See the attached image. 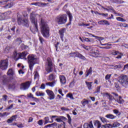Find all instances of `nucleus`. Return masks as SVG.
Wrapping results in <instances>:
<instances>
[{
	"mask_svg": "<svg viewBox=\"0 0 128 128\" xmlns=\"http://www.w3.org/2000/svg\"><path fill=\"white\" fill-rule=\"evenodd\" d=\"M40 26L42 36L45 38H48L50 36V29L48 22L42 18L40 22Z\"/></svg>",
	"mask_w": 128,
	"mask_h": 128,
	"instance_id": "obj_1",
	"label": "nucleus"
},
{
	"mask_svg": "<svg viewBox=\"0 0 128 128\" xmlns=\"http://www.w3.org/2000/svg\"><path fill=\"white\" fill-rule=\"evenodd\" d=\"M30 20L34 24L33 26L30 28V30L33 34H36L38 31V26L37 20L36 18V14L32 13L30 14Z\"/></svg>",
	"mask_w": 128,
	"mask_h": 128,
	"instance_id": "obj_2",
	"label": "nucleus"
},
{
	"mask_svg": "<svg viewBox=\"0 0 128 128\" xmlns=\"http://www.w3.org/2000/svg\"><path fill=\"white\" fill-rule=\"evenodd\" d=\"M118 81L122 86L128 88V76H127L121 74L118 78Z\"/></svg>",
	"mask_w": 128,
	"mask_h": 128,
	"instance_id": "obj_3",
	"label": "nucleus"
},
{
	"mask_svg": "<svg viewBox=\"0 0 128 128\" xmlns=\"http://www.w3.org/2000/svg\"><path fill=\"white\" fill-rule=\"evenodd\" d=\"M66 14H60L57 16L55 18V22L60 25L64 24L67 22Z\"/></svg>",
	"mask_w": 128,
	"mask_h": 128,
	"instance_id": "obj_4",
	"label": "nucleus"
},
{
	"mask_svg": "<svg viewBox=\"0 0 128 128\" xmlns=\"http://www.w3.org/2000/svg\"><path fill=\"white\" fill-rule=\"evenodd\" d=\"M28 59L30 70H32L34 65L36 64L38 60L36 57L32 54L28 56Z\"/></svg>",
	"mask_w": 128,
	"mask_h": 128,
	"instance_id": "obj_5",
	"label": "nucleus"
},
{
	"mask_svg": "<svg viewBox=\"0 0 128 128\" xmlns=\"http://www.w3.org/2000/svg\"><path fill=\"white\" fill-rule=\"evenodd\" d=\"M82 46L86 50H90V52L91 54H92V56H95V58H97L98 56H100L99 52H96V51H97L98 52H99L97 48L96 47H90V46H86V45H82Z\"/></svg>",
	"mask_w": 128,
	"mask_h": 128,
	"instance_id": "obj_6",
	"label": "nucleus"
},
{
	"mask_svg": "<svg viewBox=\"0 0 128 128\" xmlns=\"http://www.w3.org/2000/svg\"><path fill=\"white\" fill-rule=\"evenodd\" d=\"M53 64L52 60L50 58H47V66H46V71L48 73L51 72L53 70Z\"/></svg>",
	"mask_w": 128,
	"mask_h": 128,
	"instance_id": "obj_7",
	"label": "nucleus"
},
{
	"mask_svg": "<svg viewBox=\"0 0 128 128\" xmlns=\"http://www.w3.org/2000/svg\"><path fill=\"white\" fill-rule=\"evenodd\" d=\"M8 66V60H2L0 62V68L2 70H6Z\"/></svg>",
	"mask_w": 128,
	"mask_h": 128,
	"instance_id": "obj_8",
	"label": "nucleus"
},
{
	"mask_svg": "<svg viewBox=\"0 0 128 128\" xmlns=\"http://www.w3.org/2000/svg\"><path fill=\"white\" fill-rule=\"evenodd\" d=\"M18 24H24L26 26H29V22L28 19H24L20 16L18 17Z\"/></svg>",
	"mask_w": 128,
	"mask_h": 128,
	"instance_id": "obj_9",
	"label": "nucleus"
},
{
	"mask_svg": "<svg viewBox=\"0 0 128 128\" xmlns=\"http://www.w3.org/2000/svg\"><path fill=\"white\" fill-rule=\"evenodd\" d=\"M68 55H70V56L72 58H81L83 60H86L85 57L79 52H71L68 54Z\"/></svg>",
	"mask_w": 128,
	"mask_h": 128,
	"instance_id": "obj_10",
	"label": "nucleus"
},
{
	"mask_svg": "<svg viewBox=\"0 0 128 128\" xmlns=\"http://www.w3.org/2000/svg\"><path fill=\"white\" fill-rule=\"evenodd\" d=\"M7 2H8V4H6ZM5 4H6V6H4V8H10L13 6L12 2L10 1V0L0 2V5Z\"/></svg>",
	"mask_w": 128,
	"mask_h": 128,
	"instance_id": "obj_11",
	"label": "nucleus"
},
{
	"mask_svg": "<svg viewBox=\"0 0 128 128\" xmlns=\"http://www.w3.org/2000/svg\"><path fill=\"white\" fill-rule=\"evenodd\" d=\"M112 94H114L115 96L116 99V102H117L120 104H122L124 103V101L122 98V96H119V97H118V94H116V93L114 92H112Z\"/></svg>",
	"mask_w": 128,
	"mask_h": 128,
	"instance_id": "obj_12",
	"label": "nucleus"
},
{
	"mask_svg": "<svg viewBox=\"0 0 128 128\" xmlns=\"http://www.w3.org/2000/svg\"><path fill=\"white\" fill-rule=\"evenodd\" d=\"M46 93H47L50 100H52L55 98V94L53 91L50 90H46Z\"/></svg>",
	"mask_w": 128,
	"mask_h": 128,
	"instance_id": "obj_13",
	"label": "nucleus"
},
{
	"mask_svg": "<svg viewBox=\"0 0 128 128\" xmlns=\"http://www.w3.org/2000/svg\"><path fill=\"white\" fill-rule=\"evenodd\" d=\"M30 86V83L29 82H26L20 85V88L21 90H26L28 89Z\"/></svg>",
	"mask_w": 128,
	"mask_h": 128,
	"instance_id": "obj_14",
	"label": "nucleus"
},
{
	"mask_svg": "<svg viewBox=\"0 0 128 128\" xmlns=\"http://www.w3.org/2000/svg\"><path fill=\"white\" fill-rule=\"evenodd\" d=\"M11 12L8 11L4 14L0 12V20H3L6 18L8 17V16L10 15Z\"/></svg>",
	"mask_w": 128,
	"mask_h": 128,
	"instance_id": "obj_15",
	"label": "nucleus"
},
{
	"mask_svg": "<svg viewBox=\"0 0 128 128\" xmlns=\"http://www.w3.org/2000/svg\"><path fill=\"white\" fill-rule=\"evenodd\" d=\"M103 96L104 97H106L111 102H112L113 100L116 101V97L114 98L112 95H110V94H108V93H104Z\"/></svg>",
	"mask_w": 128,
	"mask_h": 128,
	"instance_id": "obj_16",
	"label": "nucleus"
},
{
	"mask_svg": "<svg viewBox=\"0 0 128 128\" xmlns=\"http://www.w3.org/2000/svg\"><path fill=\"white\" fill-rule=\"evenodd\" d=\"M66 120V118L64 116H58L57 118L56 119V121L58 122H63V120Z\"/></svg>",
	"mask_w": 128,
	"mask_h": 128,
	"instance_id": "obj_17",
	"label": "nucleus"
},
{
	"mask_svg": "<svg viewBox=\"0 0 128 128\" xmlns=\"http://www.w3.org/2000/svg\"><path fill=\"white\" fill-rule=\"evenodd\" d=\"M59 78H60V84H63V85L65 84L66 82L65 76H60Z\"/></svg>",
	"mask_w": 128,
	"mask_h": 128,
	"instance_id": "obj_18",
	"label": "nucleus"
},
{
	"mask_svg": "<svg viewBox=\"0 0 128 128\" xmlns=\"http://www.w3.org/2000/svg\"><path fill=\"white\" fill-rule=\"evenodd\" d=\"M98 24L100 25H106L109 26L110 24L106 20H101L98 22Z\"/></svg>",
	"mask_w": 128,
	"mask_h": 128,
	"instance_id": "obj_19",
	"label": "nucleus"
},
{
	"mask_svg": "<svg viewBox=\"0 0 128 128\" xmlns=\"http://www.w3.org/2000/svg\"><path fill=\"white\" fill-rule=\"evenodd\" d=\"M13 58L15 60L18 61L20 58V53H18L16 52H14Z\"/></svg>",
	"mask_w": 128,
	"mask_h": 128,
	"instance_id": "obj_20",
	"label": "nucleus"
},
{
	"mask_svg": "<svg viewBox=\"0 0 128 128\" xmlns=\"http://www.w3.org/2000/svg\"><path fill=\"white\" fill-rule=\"evenodd\" d=\"M56 80H54L52 82H48L46 83V86L51 88H54L56 84Z\"/></svg>",
	"mask_w": 128,
	"mask_h": 128,
	"instance_id": "obj_21",
	"label": "nucleus"
},
{
	"mask_svg": "<svg viewBox=\"0 0 128 128\" xmlns=\"http://www.w3.org/2000/svg\"><path fill=\"white\" fill-rule=\"evenodd\" d=\"M105 117L108 119L114 120L115 118H116V116H114V115H113L112 114H106Z\"/></svg>",
	"mask_w": 128,
	"mask_h": 128,
	"instance_id": "obj_22",
	"label": "nucleus"
},
{
	"mask_svg": "<svg viewBox=\"0 0 128 128\" xmlns=\"http://www.w3.org/2000/svg\"><path fill=\"white\" fill-rule=\"evenodd\" d=\"M66 14L68 16H69V20H70V22H69L68 24V25H70L72 24L71 22L72 20L73 17H72V14L70 13V12L68 11L66 12Z\"/></svg>",
	"mask_w": 128,
	"mask_h": 128,
	"instance_id": "obj_23",
	"label": "nucleus"
},
{
	"mask_svg": "<svg viewBox=\"0 0 128 128\" xmlns=\"http://www.w3.org/2000/svg\"><path fill=\"white\" fill-rule=\"evenodd\" d=\"M36 95L38 96H44L46 94L43 92L38 91L36 92Z\"/></svg>",
	"mask_w": 128,
	"mask_h": 128,
	"instance_id": "obj_24",
	"label": "nucleus"
},
{
	"mask_svg": "<svg viewBox=\"0 0 128 128\" xmlns=\"http://www.w3.org/2000/svg\"><path fill=\"white\" fill-rule=\"evenodd\" d=\"M84 128H94L92 122L90 124H85L84 126Z\"/></svg>",
	"mask_w": 128,
	"mask_h": 128,
	"instance_id": "obj_25",
	"label": "nucleus"
},
{
	"mask_svg": "<svg viewBox=\"0 0 128 128\" xmlns=\"http://www.w3.org/2000/svg\"><path fill=\"white\" fill-rule=\"evenodd\" d=\"M28 52H24L22 53H20V58H25Z\"/></svg>",
	"mask_w": 128,
	"mask_h": 128,
	"instance_id": "obj_26",
	"label": "nucleus"
},
{
	"mask_svg": "<svg viewBox=\"0 0 128 128\" xmlns=\"http://www.w3.org/2000/svg\"><path fill=\"white\" fill-rule=\"evenodd\" d=\"M59 32L60 36V39L62 41H64V29L60 30Z\"/></svg>",
	"mask_w": 128,
	"mask_h": 128,
	"instance_id": "obj_27",
	"label": "nucleus"
},
{
	"mask_svg": "<svg viewBox=\"0 0 128 128\" xmlns=\"http://www.w3.org/2000/svg\"><path fill=\"white\" fill-rule=\"evenodd\" d=\"M92 72V67H90L89 70H87L86 72V77H88L89 75H91Z\"/></svg>",
	"mask_w": 128,
	"mask_h": 128,
	"instance_id": "obj_28",
	"label": "nucleus"
},
{
	"mask_svg": "<svg viewBox=\"0 0 128 128\" xmlns=\"http://www.w3.org/2000/svg\"><path fill=\"white\" fill-rule=\"evenodd\" d=\"M84 34H85V35L86 36L93 37V38H98V36H94V34H90V33H89L88 32H85Z\"/></svg>",
	"mask_w": 128,
	"mask_h": 128,
	"instance_id": "obj_29",
	"label": "nucleus"
},
{
	"mask_svg": "<svg viewBox=\"0 0 128 128\" xmlns=\"http://www.w3.org/2000/svg\"><path fill=\"white\" fill-rule=\"evenodd\" d=\"M49 120H50L49 117H48V116L45 117V118H44V124H47L48 123H52L54 122L53 119H52L51 122H50Z\"/></svg>",
	"mask_w": 128,
	"mask_h": 128,
	"instance_id": "obj_30",
	"label": "nucleus"
},
{
	"mask_svg": "<svg viewBox=\"0 0 128 128\" xmlns=\"http://www.w3.org/2000/svg\"><path fill=\"white\" fill-rule=\"evenodd\" d=\"M14 74V70H12V68L10 69H9L8 70V73H7V74L9 76H12Z\"/></svg>",
	"mask_w": 128,
	"mask_h": 128,
	"instance_id": "obj_31",
	"label": "nucleus"
},
{
	"mask_svg": "<svg viewBox=\"0 0 128 128\" xmlns=\"http://www.w3.org/2000/svg\"><path fill=\"white\" fill-rule=\"evenodd\" d=\"M94 126H96L97 128H100L101 127L102 124L100 121H98V120H96L95 122V123H94Z\"/></svg>",
	"mask_w": 128,
	"mask_h": 128,
	"instance_id": "obj_32",
	"label": "nucleus"
},
{
	"mask_svg": "<svg viewBox=\"0 0 128 128\" xmlns=\"http://www.w3.org/2000/svg\"><path fill=\"white\" fill-rule=\"evenodd\" d=\"M86 84L89 90H92V82H86Z\"/></svg>",
	"mask_w": 128,
	"mask_h": 128,
	"instance_id": "obj_33",
	"label": "nucleus"
},
{
	"mask_svg": "<svg viewBox=\"0 0 128 128\" xmlns=\"http://www.w3.org/2000/svg\"><path fill=\"white\" fill-rule=\"evenodd\" d=\"M48 4H46V3H44V2H37V6H46V5Z\"/></svg>",
	"mask_w": 128,
	"mask_h": 128,
	"instance_id": "obj_34",
	"label": "nucleus"
},
{
	"mask_svg": "<svg viewBox=\"0 0 128 128\" xmlns=\"http://www.w3.org/2000/svg\"><path fill=\"white\" fill-rule=\"evenodd\" d=\"M56 78V76H55L53 74H50L49 76V80H55Z\"/></svg>",
	"mask_w": 128,
	"mask_h": 128,
	"instance_id": "obj_35",
	"label": "nucleus"
},
{
	"mask_svg": "<svg viewBox=\"0 0 128 128\" xmlns=\"http://www.w3.org/2000/svg\"><path fill=\"white\" fill-rule=\"evenodd\" d=\"M116 20L118 21V22H125L126 21V19L121 18V17H116Z\"/></svg>",
	"mask_w": 128,
	"mask_h": 128,
	"instance_id": "obj_36",
	"label": "nucleus"
},
{
	"mask_svg": "<svg viewBox=\"0 0 128 128\" xmlns=\"http://www.w3.org/2000/svg\"><path fill=\"white\" fill-rule=\"evenodd\" d=\"M8 115H10V112H4L2 114L0 112V117H4V116H7Z\"/></svg>",
	"mask_w": 128,
	"mask_h": 128,
	"instance_id": "obj_37",
	"label": "nucleus"
},
{
	"mask_svg": "<svg viewBox=\"0 0 128 128\" xmlns=\"http://www.w3.org/2000/svg\"><path fill=\"white\" fill-rule=\"evenodd\" d=\"M82 104L84 106L86 104H88L89 102L88 100H86L84 99L82 102H81Z\"/></svg>",
	"mask_w": 128,
	"mask_h": 128,
	"instance_id": "obj_38",
	"label": "nucleus"
},
{
	"mask_svg": "<svg viewBox=\"0 0 128 128\" xmlns=\"http://www.w3.org/2000/svg\"><path fill=\"white\" fill-rule=\"evenodd\" d=\"M28 98H32L34 100H36H36H38V98H36L34 97V95H33L32 94H28Z\"/></svg>",
	"mask_w": 128,
	"mask_h": 128,
	"instance_id": "obj_39",
	"label": "nucleus"
},
{
	"mask_svg": "<svg viewBox=\"0 0 128 128\" xmlns=\"http://www.w3.org/2000/svg\"><path fill=\"white\" fill-rule=\"evenodd\" d=\"M64 124H58L56 128H62L65 127L64 122H63Z\"/></svg>",
	"mask_w": 128,
	"mask_h": 128,
	"instance_id": "obj_40",
	"label": "nucleus"
},
{
	"mask_svg": "<svg viewBox=\"0 0 128 128\" xmlns=\"http://www.w3.org/2000/svg\"><path fill=\"white\" fill-rule=\"evenodd\" d=\"M96 39H98L97 41H98L100 42V43H102L100 40H104V38L103 37L98 36V38H96Z\"/></svg>",
	"mask_w": 128,
	"mask_h": 128,
	"instance_id": "obj_41",
	"label": "nucleus"
},
{
	"mask_svg": "<svg viewBox=\"0 0 128 128\" xmlns=\"http://www.w3.org/2000/svg\"><path fill=\"white\" fill-rule=\"evenodd\" d=\"M116 55H118V56L116 58H122V56H124L123 54L120 52H119V54H117Z\"/></svg>",
	"mask_w": 128,
	"mask_h": 128,
	"instance_id": "obj_42",
	"label": "nucleus"
},
{
	"mask_svg": "<svg viewBox=\"0 0 128 128\" xmlns=\"http://www.w3.org/2000/svg\"><path fill=\"white\" fill-rule=\"evenodd\" d=\"M112 126L114 128H116V127L120 126V124L117 122H115L112 124Z\"/></svg>",
	"mask_w": 128,
	"mask_h": 128,
	"instance_id": "obj_43",
	"label": "nucleus"
},
{
	"mask_svg": "<svg viewBox=\"0 0 128 128\" xmlns=\"http://www.w3.org/2000/svg\"><path fill=\"white\" fill-rule=\"evenodd\" d=\"M66 97L67 98H70L72 100H74V98L73 97V95L71 93H69L68 94H67Z\"/></svg>",
	"mask_w": 128,
	"mask_h": 128,
	"instance_id": "obj_44",
	"label": "nucleus"
},
{
	"mask_svg": "<svg viewBox=\"0 0 128 128\" xmlns=\"http://www.w3.org/2000/svg\"><path fill=\"white\" fill-rule=\"evenodd\" d=\"M8 98V96L7 95H3L2 98V100L3 101H6V102Z\"/></svg>",
	"mask_w": 128,
	"mask_h": 128,
	"instance_id": "obj_45",
	"label": "nucleus"
},
{
	"mask_svg": "<svg viewBox=\"0 0 128 128\" xmlns=\"http://www.w3.org/2000/svg\"><path fill=\"white\" fill-rule=\"evenodd\" d=\"M100 88H101L100 86H98L96 88V91H95L94 93L95 94H96V93H100Z\"/></svg>",
	"mask_w": 128,
	"mask_h": 128,
	"instance_id": "obj_46",
	"label": "nucleus"
},
{
	"mask_svg": "<svg viewBox=\"0 0 128 128\" xmlns=\"http://www.w3.org/2000/svg\"><path fill=\"white\" fill-rule=\"evenodd\" d=\"M100 120L103 123L106 122L107 120L105 118L100 117Z\"/></svg>",
	"mask_w": 128,
	"mask_h": 128,
	"instance_id": "obj_47",
	"label": "nucleus"
},
{
	"mask_svg": "<svg viewBox=\"0 0 128 128\" xmlns=\"http://www.w3.org/2000/svg\"><path fill=\"white\" fill-rule=\"evenodd\" d=\"M39 78V74L38 73V72H36L34 76V79H36V78Z\"/></svg>",
	"mask_w": 128,
	"mask_h": 128,
	"instance_id": "obj_48",
	"label": "nucleus"
},
{
	"mask_svg": "<svg viewBox=\"0 0 128 128\" xmlns=\"http://www.w3.org/2000/svg\"><path fill=\"white\" fill-rule=\"evenodd\" d=\"M118 54H119V52L118 51H116V50H113L112 52V54L114 55V56L117 55Z\"/></svg>",
	"mask_w": 128,
	"mask_h": 128,
	"instance_id": "obj_49",
	"label": "nucleus"
},
{
	"mask_svg": "<svg viewBox=\"0 0 128 128\" xmlns=\"http://www.w3.org/2000/svg\"><path fill=\"white\" fill-rule=\"evenodd\" d=\"M15 28H16V27L14 26H13L12 28L8 29V30L9 32H10V30H11L12 31V34H14Z\"/></svg>",
	"mask_w": 128,
	"mask_h": 128,
	"instance_id": "obj_50",
	"label": "nucleus"
},
{
	"mask_svg": "<svg viewBox=\"0 0 128 128\" xmlns=\"http://www.w3.org/2000/svg\"><path fill=\"white\" fill-rule=\"evenodd\" d=\"M21 47H22V48L24 49H28V46H26V45H24V44H21Z\"/></svg>",
	"mask_w": 128,
	"mask_h": 128,
	"instance_id": "obj_51",
	"label": "nucleus"
},
{
	"mask_svg": "<svg viewBox=\"0 0 128 128\" xmlns=\"http://www.w3.org/2000/svg\"><path fill=\"white\" fill-rule=\"evenodd\" d=\"M76 82V80L74 78H73V80L72 81V82H71V83H70V86H74Z\"/></svg>",
	"mask_w": 128,
	"mask_h": 128,
	"instance_id": "obj_52",
	"label": "nucleus"
},
{
	"mask_svg": "<svg viewBox=\"0 0 128 128\" xmlns=\"http://www.w3.org/2000/svg\"><path fill=\"white\" fill-rule=\"evenodd\" d=\"M84 40L86 42H92V40H90L89 38H84Z\"/></svg>",
	"mask_w": 128,
	"mask_h": 128,
	"instance_id": "obj_53",
	"label": "nucleus"
},
{
	"mask_svg": "<svg viewBox=\"0 0 128 128\" xmlns=\"http://www.w3.org/2000/svg\"><path fill=\"white\" fill-rule=\"evenodd\" d=\"M106 128H112L113 127V124H106Z\"/></svg>",
	"mask_w": 128,
	"mask_h": 128,
	"instance_id": "obj_54",
	"label": "nucleus"
},
{
	"mask_svg": "<svg viewBox=\"0 0 128 128\" xmlns=\"http://www.w3.org/2000/svg\"><path fill=\"white\" fill-rule=\"evenodd\" d=\"M40 88L42 90H44L46 88V85L44 84H41Z\"/></svg>",
	"mask_w": 128,
	"mask_h": 128,
	"instance_id": "obj_55",
	"label": "nucleus"
},
{
	"mask_svg": "<svg viewBox=\"0 0 128 128\" xmlns=\"http://www.w3.org/2000/svg\"><path fill=\"white\" fill-rule=\"evenodd\" d=\"M112 76V74H107L106 77H105V79L106 80H108L110 78V76Z\"/></svg>",
	"mask_w": 128,
	"mask_h": 128,
	"instance_id": "obj_56",
	"label": "nucleus"
},
{
	"mask_svg": "<svg viewBox=\"0 0 128 128\" xmlns=\"http://www.w3.org/2000/svg\"><path fill=\"white\" fill-rule=\"evenodd\" d=\"M58 93L60 94V95H62V96H64V94H63V93H62V89H59L58 90Z\"/></svg>",
	"mask_w": 128,
	"mask_h": 128,
	"instance_id": "obj_57",
	"label": "nucleus"
},
{
	"mask_svg": "<svg viewBox=\"0 0 128 128\" xmlns=\"http://www.w3.org/2000/svg\"><path fill=\"white\" fill-rule=\"evenodd\" d=\"M112 10L113 11V12L114 13V14H116L117 16H120V13H117L116 12H115V10L113 9H112Z\"/></svg>",
	"mask_w": 128,
	"mask_h": 128,
	"instance_id": "obj_58",
	"label": "nucleus"
},
{
	"mask_svg": "<svg viewBox=\"0 0 128 128\" xmlns=\"http://www.w3.org/2000/svg\"><path fill=\"white\" fill-rule=\"evenodd\" d=\"M57 126H58V124L56 122H54L53 124H52V128H55V127L57 128Z\"/></svg>",
	"mask_w": 128,
	"mask_h": 128,
	"instance_id": "obj_59",
	"label": "nucleus"
},
{
	"mask_svg": "<svg viewBox=\"0 0 128 128\" xmlns=\"http://www.w3.org/2000/svg\"><path fill=\"white\" fill-rule=\"evenodd\" d=\"M113 112L116 114H119V111L118 110H114Z\"/></svg>",
	"mask_w": 128,
	"mask_h": 128,
	"instance_id": "obj_60",
	"label": "nucleus"
},
{
	"mask_svg": "<svg viewBox=\"0 0 128 128\" xmlns=\"http://www.w3.org/2000/svg\"><path fill=\"white\" fill-rule=\"evenodd\" d=\"M100 48L102 49H106V50H109L111 48L109 47V46H107L106 47H100Z\"/></svg>",
	"mask_w": 128,
	"mask_h": 128,
	"instance_id": "obj_61",
	"label": "nucleus"
},
{
	"mask_svg": "<svg viewBox=\"0 0 128 128\" xmlns=\"http://www.w3.org/2000/svg\"><path fill=\"white\" fill-rule=\"evenodd\" d=\"M43 120H40L38 122V124L40 126H42L43 124Z\"/></svg>",
	"mask_w": 128,
	"mask_h": 128,
	"instance_id": "obj_62",
	"label": "nucleus"
},
{
	"mask_svg": "<svg viewBox=\"0 0 128 128\" xmlns=\"http://www.w3.org/2000/svg\"><path fill=\"white\" fill-rule=\"evenodd\" d=\"M9 50H10V48L6 47V48H5V50H4L5 52L8 53V51H9Z\"/></svg>",
	"mask_w": 128,
	"mask_h": 128,
	"instance_id": "obj_63",
	"label": "nucleus"
},
{
	"mask_svg": "<svg viewBox=\"0 0 128 128\" xmlns=\"http://www.w3.org/2000/svg\"><path fill=\"white\" fill-rule=\"evenodd\" d=\"M16 116H13L10 118L12 120V121H14L16 119Z\"/></svg>",
	"mask_w": 128,
	"mask_h": 128,
	"instance_id": "obj_64",
	"label": "nucleus"
}]
</instances>
